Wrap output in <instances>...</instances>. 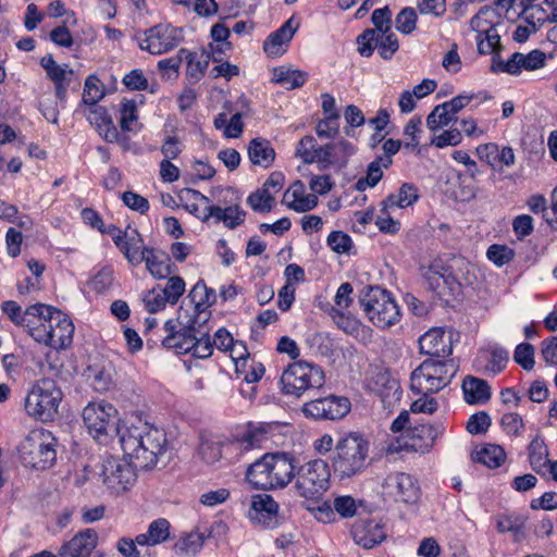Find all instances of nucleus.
Returning <instances> with one entry per match:
<instances>
[{"label":"nucleus","instance_id":"nucleus-34","mask_svg":"<svg viewBox=\"0 0 557 557\" xmlns=\"http://www.w3.org/2000/svg\"><path fill=\"white\" fill-rule=\"evenodd\" d=\"M144 261L149 273L156 278H166L172 273L171 260L163 252L144 248Z\"/></svg>","mask_w":557,"mask_h":557},{"label":"nucleus","instance_id":"nucleus-27","mask_svg":"<svg viewBox=\"0 0 557 557\" xmlns=\"http://www.w3.org/2000/svg\"><path fill=\"white\" fill-rule=\"evenodd\" d=\"M143 239L136 230L125 231L123 236L115 237V245L127 261L137 267L144 261Z\"/></svg>","mask_w":557,"mask_h":557},{"label":"nucleus","instance_id":"nucleus-28","mask_svg":"<svg viewBox=\"0 0 557 557\" xmlns=\"http://www.w3.org/2000/svg\"><path fill=\"white\" fill-rule=\"evenodd\" d=\"M293 17L288 18L278 29L273 32L263 42V50L270 57H280L285 52L286 46L293 38L298 25H293Z\"/></svg>","mask_w":557,"mask_h":557},{"label":"nucleus","instance_id":"nucleus-63","mask_svg":"<svg viewBox=\"0 0 557 557\" xmlns=\"http://www.w3.org/2000/svg\"><path fill=\"white\" fill-rule=\"evenodd\" d=\"M137 106L134 100H124L121 108L120 126L123 131H132V123L137 121Z\"/></svg>","mask_w":557,"mask_h":557},{"label":"nucleus","instance_id":"nucleus-51","mask_svg":"<svg viewBox=\"0 0 557 557\" xmlns=\"http://www.w3.org/2000/svg\"><path fill=\"white\" fill-rule=\"evenodd\" d=\"M307 344L314 350V352L323 356L331 357L334 352V345L332 339L324 333H313L307 338Z\"/></svg>","mask_w":557,"mask_h":557},{"label":"nucleus","instance_id":"nucleus-31","mask_svg":"<svg viewBox=\"0 0 557 557\" xmlns=\"http://www.w3.org/2000/svg\"><path fill=\"white\" fill-rule=\"evenodd\" d=\"M114 368L110 361L94 363L87 369V377L97 392H107L113 384Z\"/></svg>","mask_w":557,"mask_h":557},{"label":"nucleus","instance_id":"nucleus-33","mask_svg":"<svg viewBox=\"0 0 557 557\" xmlns=\"http://www.w3.org/2000/svg\"><path fill=\"white\" fill-rule=\"evenodd\" d=\"M248 156L253 164L269 168L274 162L275 151L268 139L257 137L248 145Z\"/></svg>","mask_w":557,"mask_h":557},{"label":"nucleus","instance_id":"nucleus-44","mask_svg":"<svg viewBox=\"0 0 557 557\" xmlns=\"http://www.w3.org/2000/svg\"><path fill=\"white\" fill-rule=\"evenodd\" d=\"M205 539V533L194 531L181 537L175 546L182 554L193 556L202 548Z\"/></svg>","mask_w":557,"mask_h":557},{"label":"nucleus","instance_id":"nucleus-41","mask_svg":"<svg viewBox=\"0 0 557 557\" xmlns=\"http://www.w3.org/2000/svg\"><path fill=\"white\" fill-rule=\"evenodd\" d=\"M50 318L46 314L42 317H30L28 322L24 325L28 334L38 343H42L51 347V333L49 331Z\"/></svg>","mask_w":557,"mask_h":557},{"label":"nucleus","instance_id":"nucleus-8","mask_svg":"<svg viewBox=\"0 0 557 557\" xmlns=\"http://www.w3.org/2000/svg\"><path fill=\"white\" fill-rule=\"evenodd\" d=\"M215 300V292L203 281H198L183 300L177 311V320L185 326L191 325L190 323L208 324L211 318L210 307Z\"/></svg>","mask_w":557,"mask_h":557},{"label":"nucleus","instance_id":"nucleus-48","mask_svg":"<svg viewBox=\"0 0 557 557\" xmlns=\"http://www.w3.org/2000/svg\"><path fill=\"white\" fill-rule=\"evenodd\" d=\"M237 373L244 375V381L247 384L258 382L264 374V367L261 362H256L252 359H245L240 366L237 363Z\"/></svg>","mask_w":557,"mask_h":557},{"label":"nucleus","instance_id":"nucleus-22","mask_svg":"<svg viewBox=\"0 0 557 557\" xmlns=\"http://www.w3.org/2000/svg\"><path fill=\"white\" fill-rule=\"evenodd\" d=\"M278 504L271 495H253L248 510L249 519L264 528H273L277 523Z\"/></svg>","mask_w":557,"mask_h":557},{"label":"nucleus","instance_id":"nucleus-56","mask_svg":"<svg viewBox=\"0 0 557 557\" xmlns=\"http://www.w3.org/2000/svg\"><path fill=\"white\" fill-rule=\"evenodd\" d=\"M180 53L187 60V74L196 81L200 79L209 64L210 55H206L202 61H195V53L186 49H181Z\"/></svg>","mask_w":557,"mask_h":557},{"label":"nucleus","instance_id":"nucleus-39","mask_svg":"<svg viewBox=\"0 0 557 557\" xmlns=\"http://www.w3.org/2000/svg\"><path fill=\"white\" fill-rule=\"evenodd\" d=\"M545 61L546 54L539 49H534L528 54H523L521 52L512 53V63L519 67V75L522 73V70L535 71L543 67L545 65Z\"/></svg>","mask_w":557,"mask_h":557},{"label":"nucleus","instance_id":"nucleus-62","mask_svg":"<svg viewBox=\"0 0 557 557\" xmlns=\"http://www.w3.org/2000/svg\"><path fill=\"white\" fill-rule=\"evenodd\" d=\"M490 261H492L497 267H503L504 264L509 263L513 257V249L509 248L506 245H492L490 246Z\"/></svg>","mask_w":557,"mask_h":557},{"label":"nucleus","instance_id":"nucleus-25","mask_svg":"<svg viewBox=\"0 0 557 557\" xmlns=\"http://www.w3.org/2000/svg\"><path fill=\"white\" fill-rule=\"evenodd\" d=\"M97 541L98 535L94 530L82 531L61 546L59 557H89Z\"/></svg>","mask_w":557,"mask_h":557},{"label":"nucleus","instance_id":"nucleus-57","mask_svg":"<svg viewBox=\"0 0 557 557\" xmlns=\"http://www.w3.org/2000/svg\"><path fill=\"white\" fill-rule=\"evenodd\" d=\"M388 208H391V206L386 205V200H384L382 202L380 214L376 216L375 225L383 233L395 234L398 232L400 224L391 216Z\"/></svg>","mask_w":557,"mask_h":557},{"label":"nucleus","instance_id":"nucleus-46","mask_svg":"<svg viewBox=\"0 0 557 557\" xmlns=\"http://www.w3.org/2000/svg\"><path fill=\"white\" fill-rule=\"evenodd\" d=\"M487 14V7H481L479 12L471 18V28L476 32V45L480 54H485L484 40L487 39V28L484 27L486 20L484 16Z\"/></svg>","mask_w":557,"mask_h":557},{"label":"nucleus","instance_id":"nucleus-5","mask_svg":"<svg viewBox=\"0 0 557 557\" xmlns=\"http://www.w3.org/2000/svg\"><path fill=\"white\" fill-rule=\"evenodd\" d=\"M457 371L458 364L454 359L429 358L411 373V389L416 394L424 396L436 393L450 383Z\"/></svg>","mask_w":557,"mask_h":557},{"label":"nucleus","instance_id":"nucleus-3","mask_svg":"<svg viewBox=\"0 0 557 557\" xmlns=\"http://www.w3.org/2000/svg\"><path fill=\"white\" fill-rule=\"evenodd\" d=\"M370 442L358 432H351L335 445L332 466L341 478H352L362 473L370 465Z\"/></svg>","mask_w":557,"mask_h":557},{"label":"nucleus","instance_id":"nucleus-16","mask_svg":"<svg viewBox=\"0 0 557 557\" xmlns=\"http://www.w3.org/2000/svg\"><path fill=\"white\" fill-rule=\"evenodd\" d=\"M190 324L191 325L185 326L177 319L175 321H166L164 324L165 336L162 339V346L172 349L178 355L189 352L193 347V341L197 336V327L202 326L196 323Z\"/></svg>","mask_w":557,"mask_h":557},{"label":"nucleus","instance_id":"nucleus-61","mask_svg":"<svg viewBox=\"0 0 557 557\" xmlns=\"http://www.w3.org/2000/svg\"><path fill=\"white\" fill-rule=\"evenodd\" d=\"M199 454L207 463H214L222 456L221 444L210 440H202L199 445Z\"/></svg>","mask_w":557,"mask_h":557},{"label":"nucleus","instance_id":"nucleus-42","mask_svg":"<svg viewBox=\"0 0 557 557\" xmlns=\"http://www.w3.org/2000/svg\"><path fill=\"white\" fill-rule=\"evenodd\" d=\"M208 324L197 327V336L193 341V347L188 354L195 358L206 359L213 352V344L209 335Z\"/></svg>","mask_w":557,"mask_h":557},{"label":"nucleus","instance_id":"nucleus-32","mask_svg":"<svg viewBox=\"0 0 557 557\" xmlns=\"http://www.w3.org/2000/svg\"><path fill=\"white\" fill-rule=\"evenodd\" d=\"M500 49L502 45L499 35H493L492 28H490V53L492 54V64L490 70L494 73H506L513 76L519 75V67L512 63V54L507 61H504L499 54Z\"/></svg>","mask_w":557,"mask_h":557},{"label":"nucleus","instance_id":"nucleus-59","mask_svg":"<svg viewBox=\"0 0 557 557\" xmlns=\"http://www.w3.org/2000/svg\"><path fill=\"white\" fill-rule=\"evenodd\" d=\"M326 242L330 248L336 253H348L352 246L350 236L342 231H333L327 236Z\"/></svg>","mask_w":557,"mask_h":557},{"label":"nucleus","instance_id":"nucleus-45","mask_svg":"<svg viewBox=\"0 0 557 557\" xmlns=\"http://www.w3.org/2000/svg\"><path fill=\"white\" fill-rule=\"evenodd\" d=\"M104 96L103 85L95 75H89L84 85L83 102L88 106H95Z\"/></svg>","mask_w":557,"mask_h":557},{"label":"nucleus","instance_id":"nucleus-2","mask_svg":"<svg viewBox=\"0 0 557 557\" xmlns=\"http://www.w3.org/2000/svg\"><path fill=\"white\" fill-rule=\"evenodd\" d=\"M295 459L285 453L265 454L247 470V480L261 490L284 488L295 476Z\"/></svg>","mask_w":557,"mask_h":557},{"label":"nucleus","instance_id":"nucleus-11","mask_svg":"<svg viewBox=\"0 0 557 557\" xmlns=\"http://www.w3.org/2000/svg\"><path fill=\"white\" fill-rule=\"evenodd\" d=\"M330 476L327 463L322 459H314L304 463L295 472L294 488L298 496L314 499L329 488Z\"/></svg>","mask_w":557,"mask_h":557},{"label":"nucleus","instance_id":"nucleus-55","mask_svg":"<svg viewBox=\"0 0 557 557\" xmlns=\"http://www.w3.org/2000/svg\"><path fill=\"white\" fill-rule=\"evenodd\" d=\"M333 144L317 146L314 153L309 159V163H319L320 169H326L329 165L339 161L336 153H333Z\"/></svg>","mask_w":557,"mask_h":557},{"label":"nucleus","instance_id":"nucleus-35","mask_svg":"<svg viewBox=\"0 0 557 557\" xmlns=\"http://www.w3.org/2000/svg\"><path fill=\"white\" fill-rule=\"evenodd\" d=\"M170 536V522L160 518L153 520L146 533L136 536V543L140 546H154L165 542Z\"/></svg>","mask_w":557,"mask_h":557},{"label":"nucleus","instance_id":"nucleus-1","mask_svg":"<svg viewBox=\"0 0 557 557\" xmlns=\"http://www.w3.org/2000/svg\"><path fill=\"white\" fill-rule=\"evenodd\" d=\"M124 456L134 460L139 469L154 467L166 450V436L162 430L150 426L125 428L120 436Z\"/></svg>","mask_w":557,"mask_h":557},{"label":"nucleus","instance_id":"nucleus-20","mask_svg":"<svg viewBox=\"0 0 557 557\" xmlns=\"http://www.w3.org/2000/svg\"><path fill=\"white\" fill-rule=\"evenodd\" d=\"M46 310H42V315L50 318L49 331L51 335V347L64 348L72 342L74 334V325L69 317L61 310L46 305Z\"/></svg>","mask_w":557,"mask_h":557},{"label":"nucleus","instance_id":"nucleus-64","mask_svg":"<svg viewBox=\"0 0 557 557\" xmlns=\"http://www.w3.org/2000/svg\"><path fill=\"white\" fill-rule=\"evenodd\" d=\"M333 508L341 517L350 518L357 511V504L351 496L344 495L334 499Z\"/></svg>","mask_w":557,"mask_h":557},{"label":"nucleus","instance_id":"nucleus-4","mask_svg":"<svg viewBox=\"0 0 557 557\" xmlns=\"http://www.w3.org/2000/svg\"><path fill=\"white\" fill-rule=\"evenodd\" d=\"M57 446L58 440L50 431L34 429L18 446L21 462L26 468L49 469L55 463Z\"/></svg>","mask_w":557,"mask_h":557},{"label":"nucleus","instance_id":"nucleus-14","mask_svg":"<svg viewBox=\"0 0 557 557\" xmlns=\"http://www.w3.org/2000/svg\"><path fill=\"white\" fill-rule=\"evenodd\" d=\"M301 410L313 420H336L349 412L350 401L346 397L329 395L305 403Z\"/></svg>","mask_w":557,"mask_h":557},{"label":"nucleus","instance_id":"nucleus-10","mask_svg":"<svg viewBox=\"0 0 557 557\" xmlns=\"http://www.w3.org/2000/svg\"><path fill=\"white\" fill-rule=\"evenodd\" d=\"M83 420L88 432L97 441L122 434L116 408L106 401L90 403L83 410Z\"/></svg>","mask_w":557,"mask_h":557},{"label":"nucleus","instance_id":"nucleus-60","mask_svg":"<svg viewBox=\"0 0 557 557\" xmlns=\"http://www.w3.org/2000/svg\"><path fill=\"white\" fill-rule=\"evenodd\" d=\"M371 21L377 34H385L392 29V12L388 7L375 9L372 12Z\"/></svg>","mask_w":557,"mask_h":557},{"label":"nucleus","instance_id":"nucleus-36","mask_svg":"<svg viewBox=\"0 0 557 557\" xmlns=\"http://www.w3.org/2000/svg\"><path fill=\"white\" fill-rule=\"evenodd\" d=\"M462 392L466 403L470 405L484 403L487 399V383L472 375L462 381Z\"/></svg>","mask_w":557,"mask_h":557},{"label":"nucleus","instance_id":"nucleus-43","mask_svg":"<svg viewBox=\"0 0 557 557\" xmlns=\"http://www.w3.org/2000/svg\"><path fill=\"white\" fill-rule=\"evenodd\" d=\"M419 198L418 188L410 183H404L397 194H392L386 198V205L391 208H407Z\"/></svg>","mask_w":557,"mask_h":557},{"label":"nucleus","instance_id":"nucleus-17","mask_svg":"<svg viewBox=\"0 0 557 557\" xmlns=\"http://www.w3.org/2000/svg\"><path fill=\"white\" fill-rule=\"evenodd\" d=\"M180 40L178 29L170 24H158L146 32L139 47L152 54H161L175 48Z\"/></svg>","mask_w":557,"mask_h":557},{"label":"nucleus","instance_id":"nucleus-38","mask_svg":"<svg viewBox=\"0 0 557 557\" xmlns=\"http://www.w3.org/2000/svg\"><path fill=\"white\" fill-rule=\"evenodd\" d=\"M307 79V73L290 67L280 66L273 70L272 81L292 90L301 87Z\"/></svg>","mask_w":557,"mask_h":557},{"label":"nucleus","instance_id":"nucleus-40","mask_svg":"<svg viewBox=\"0 0 557 557\" xmlns=\"http://www.w3.org/2000/svg\"><path fill=\"white\" fill-rule=\"evenodd\" d=\"M74 75L72 69H69L66 64L58 65L52 71L47 73L49 79H51L55 86V96L60 101H64L66 98L67 87L70 86L71 78Z\"/></svg>","mask_w":557,"mask_h":557},{"label":"nucleus","instance_id":"nucleus-7","mask_svg":"<svg viewBox=\"0 0 557 557\" xmlns=\"http://www.w3.org/2000/svg\"><path fill=\"white\" fill-rule=\"evenodd\" d=\"M359 302L369 320L380 329L391 327L399 321L397 304L379 286L364 287L360 293Z\"/></svg>","mask_w":557,"mask_h":557},{"label":"nucleus","instance_id":"nucleus-58","mask_svg":"<svg viewBox=\"0 0 557 557\" xmlns=\"http://www.w3.org/2000/svg\"><path fill=\"white\" fill-rule=\"evenodd\" d=\"M457 117L450 115L449 111L441 109V104L436 106L426 117V125L431 131L440 127L447 126L450 122L456 121Z\"/></svg>","mask_w":557,"mask_h":557},{"label":"nucleus","instance_id":"nucleus-30","mask_svg":"<svg viewBox=\"0 0 557 557\" xmlns=\"http://www.w3.org/2000/svg\"><path fill=\"white\" fill-rule=\"evenodd\" d=\"M1 310L8 315L11 322L18 326H24L30 317L42 315V310L47 311L45 304H35L27 307L25 311H22L21 306L13 300L3 301Z\"/></svg>","mask_w":557,"mask_h":557},{"label":"nucleus","instance_id":"nucleus-52","mask_svg":"<svg viewBox=\"0 0 557 557\" xmlns=\"http://www.w3.org/2000/svg\"><path fill=\"white\" fill-rule=\"evenodd\" d=\"M418 16L412 8L403 9L395 18V26L404 35L411 34L417 26Z\"/></svg>","mask_w":557,"mask_h":557},{"label":"nucleus","instance_id":"nucleus-13","mask_svg":"<svg viewBox=\"0 0 557 557\" xmlns=\"http://www.w3.org/2000/svg\"><path fill=\"white\" fill-rule=\"evenodd\" d=\"M137 469H139V467H136L134 460L129 458L127 460L109 457L102 463V482L113 493H122L136 482Z\"/></svg>","mask_w":557,"mask_h":557},{"label":"nucleus","instance_id":"nucleus-50","mask_svg":"<svg viewBox=\"0 0 557 557\" xmlns=\"http://www.w3.org/2000/svg\"><path fill=\"white\" fill-rule=\"evenodd\" d=\"M274 197L267 189H257L247 198V203L256 212H270Z\"/></svg>","mask_w":557,"mask_h":557},{"label":"nucleus","instance_id":"nucleus-18","mask_svg":"<svg viewBox=\"0 0 557 557\" xmlns=\"http://www.w3.org/2000/svg\"><path fill=\"white\" fill-rule=\"evenodd\" d=\"M383 493L392 497L395 502L413 504L418 500L420 490L414 479L404 472L388 474L383 484Z\"/></svg>","mask_w":557,"mask_h":557},{"label":"nucleus","instance_id":"nucleus-23","mask_svg":"<svg viewBox=\"0 0 557 557\" xmlns=\"http://www.w3.org/2000/svg\"><path fill=\"white\" fill-rule=\"evenodd\" d=\"M421 354L433 359L442 360L453 354L451 338H445V331L442 327H433L419 338Z\"/></svg>","mask_w":557,"mask_h":557},{"label":"nucleus","instance_id":"nucleus-6","mask_svg":"<svg viewBox=\"0 0 557 557\" xmlns=\"http://www.w3.org/2000/svg\"><path fill=\"white\" fill-rule=\"evenodd\" d=\"M62 398L63 393L53 380L41 379L27 393L25 410L29 417L49 422L57 417Z\"/></svg>","mask_w":557,"mask_h":557},{"label":"nucleus","instance_id":"nucleus-53","mask_svg":"<svg viewBox=\"0 0 557 557\" xmlns=\"http://www.w3.org/2000/svg\"><path fill=\"white\" fill-rule=\"evenodd\" d=\"M164 297L165 296L162 294L160 285L148 290L143 298L146 310L150 313L163 310L166 304H169V300H165Z\"/></svg>","mask_w":557,"mask_h":557},{"label":"nucleus","instance_id":"nucleus-29","mask_svg":"<svg viewBox=\"0 0 557 557\" xmlns=\"http://www.w3.org/2000/svg\"><path fill=\"white\" fill-rule=\"evenodd\" d=\"M90 107L91 108L87 114L89 123L97 128L99 135L102 136L107 141H115L119 137V133L106 108L95 106Z\"/></svg>","mask_w":557,"mask_h":557},{"label":"nucleus","instance_id":"nucleus-9","mask_svg":"<svg viewBox=\"0 0 557 557\" xmlns=\"http://www.w3.org/2000/svg\"><path fill=\"white\" fill-rule=\"evenodd\" d=\"M324 382L322 369L305 361L290 364L281 376L283 393L296 397L302 396L306 392L319 389Z\"/></svg>","mask_w":557,"mask_h":557},{"label":"nucleus","instance_id":"nucleus-47","mask_svg":"<svg viewBox=\"0 0 557 557\" xmlns=\"http://www.w3.org/2000/svg\"><path fill=\"white\" fill-rule=\"evenodd\" d=\"M535 348L529 343L519 344L513 351V360L523 370L531 371L535 364Z\"/></svg>","mask_w":557,"mask_h":557},{"label":"nucleus","instance_id":"nucleus-21","mask_svg":"<svg viewBox=\"0 0 557 557\" xmlns=\"http://www.w3.org/2000/svg\"><path fill=\"white\" fill-rule=\"evenodd\" d=\"M442 432L443 428L440 424L419 423L405 431L407 441L404 445H399V447L421 453L429 451Z\"/></svg>","mask_w":557,"mask_h":557},{"label":"nucleus","instance_id":"nucleus-49","mask_svg":"<svg viewBox=\"0 0 557 557\" xmlns=\"http://www.w3.org/2000/svg\"><path fill=\"white\" fill-rule=\"evenodd\" d=\"M164 299L170 305H175L185 292V282L181 276H170L163 287H161Z\"/></svg>","mask_w":557,"mask_h":557},{"label":"nucleus","instance_id":"nucleus-15","mask_svg":"<svg viewBox=\"0 0 557 557\" xmlns=\"http://www.w3.org/2000/svg\"><path fill=\"white\" fill-rule=\"evenodd\" d=\"M357 44L362 57L369 58L377 48L379 54L384 60L391 59L399 48L397 37L391 30L380 35L376 29H366L357 37Z\"/></svg>","mask_w":557,"mask_h":557},{"label":"nucleus","instance_id":"nucleus-19","mask_svg":"<svg viewBox=\"0 0 557 557\" xmlns=\"http://www.w3.org/2000/svg\"><path fill=\"white\" fill-rule=\"evenodd\" d=\"M443 270L441 277L453 293H458L462 284L475 282L474 267L462 257L450 258Z\"/></svg>","mask_w":557,"mask_h":557},{"label":"nucleus","instance_id":"nucleus-26","mask_svg":"<svg viewBox=\"0 0 557 557\" xmlns=\"http://www.w3.org/2000/svg\"><path fill=\"white\" fill-rule=\"evenodd\" d=\"M267 434V426L249 423L245 430L234 437L231 447L239 454L248 453L260 448L262 443L268 440Z\"/></svg>","mask_w":557,"mask_h":557},{"label":"nucleus","instance_id":"nucleus-54","mask_svg":"<svg viewBox=\"0 0 557 557\" xmlns=\"http://www.w3.org/2000/svg\"><path fill=\"white\" fill-rule=\"evenodd\" d=\"M338 112H332L324 120L319 121L315 127L317 135L321 138H334L339 131Z\"/></svg>","mask_w":557,"mask_h":557},{"label":"nucleus","instance_id":"nucleus-12","mask_svg":"<svg viewBox=\"0 0 557 557\" xmlns=\"http://www.w3.org/2000/svg\"><path fill=\"white\" fill-rule=\"evenodd\" d=\"M178 198L180 200H188L189 198H193L194 200H201L206 203L203 215L201 218L203 222H209L213 219L215 223L223 222L227 228L234 230L243 224L246 218V212L240 209L238 205L227 206L224 208L211 205L210 199L207 196L195 189H183L180 193Z\"/></svg>","mask_w":557,"mask_h":557},{"label":"nucleus","instance_id":"nucleus-37","mask_svg":"<svg viewBox=\"0 0 557 557\" xmlns=\"http://www.w3.org/2000/svg\"><path fill=\"white\" fill-rule=\"evenodd\" d=\"M529 462L531 469L537 474H545L546 468L550 462L548 459V449L544 441L536 437L529 444Z\"/></svg>","mask_w":557,"mask_h":557},{"label":"nucleus","instance_id":"nucleus-24","mask_svg":"<svg viewBox=\"0 0 557 557\" xmlns=\"http://www.w3.org/2000/svg\"><path fill=\"white\" fill-rule=\"evenodd\" d=\"M351 533L355 542L364 548H372L386 537L383 524L375 519L358 520Z\"/></svg>","mask_w":557,"mask_h":557}]
</instances>
